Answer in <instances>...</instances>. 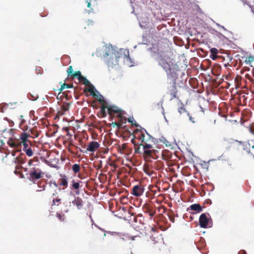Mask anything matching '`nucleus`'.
Listing matches in <instances>:
<instances>
[{"label":"nucleus","instance_id":"nucleus-13","mask_svg":"<svg viewBox=\"0 0 254 254\" xmlns=\"http://www.w3.org/2000/svg\"><path fill=\"white\" fill-rule=\"evenodd\" d=\"M177 92L178 90L177 89L176 84L174 83L173 85L168 88V91L167 92V94L170 95L171 96L170 100L178 98Z\"/></svg>","mask_w":254,"mask_h":254},{"label":"nucleus","instance_id":"nucleus-8","mask_svg":"<svg viewBox=\"0 0 254 254\" xmlns=\"http://www.w3.org/2000/svg\"><path fill=\"white\" fill-rule=\"evenodd\" d=\"M108 114L110 116L121 117L122 114H124V111L117 106L113 105L109 106Z\"/></svg>","mask_w":254,"mask_h":254},{"label":"nucleus","instance_id":"nucleus-1","mask_svg":"<svg viewBox=\"0 0 254 254\" xmlns=\"http://www.w3.org/2000/svg\"><path fill=\"white\" fill-rule=\"evenodd\" d=\"M134 136L140 142V145L142 146V156L146 162H152V159H157L160 155H162L159 150L154 148L152 145L154 138L145 129H136Z\"/></svg>","mask_w":254,"mask_h":254},{"label":"nucleus","instance_id":"nucleus-16","mask_svg":"<svg viewBox=\"0 0 254 254\" xmlns=\"http://www.w3.org/2000/svg\"><path fill=\"white\" fill-rule=\"evenodd\" d=\"M202 209L201 206L199 204H193L191 205L188 209L187 211L192 213V212H190V211H194L196 212H200L202 211Z\"/></svg>","mask_w":254,"mask_h":254},{"label":"nucleus","instance_id":"nucleus-46","mask_svg":"<svg viewBox=\"0 0 254 254\" xmlns=\"http://www.w3.org/2000/svg\"><path fill=\"white\" fill-rule=\"evenodd\" d=\"M112 124L113 125V127L116 126L118 128H121L122 127V125H121V123H120L119 122H118L113 123Z\"/></svg>","mask_w":254,"mask_h":254},{"label":"nucleus","instance_id":"nucleus-54","mask_svg":"<svg viewBox=\"0 0 254 254\" xmlns=\"http://www.w3.org/2000/svg\"><path fill=\"white\" fill-rule=\"evenodd\" d=\"M86 2L87 3V6L88 7H90L91 6L90 1H89L88 0H86Z\"/></svg>","mask_w":254,"mask_h":254},{"label":"nucleus","instance_id":"nucleus-10","mask_svg":"<svg viewBox=\"0 0 254 254\" xmlns=\"http://www.w3.org/2000/svg\"><path fill=\"white\" fill-rule=\"evenodd\" d=\"M199 222L201 228H205L209 225L211 224V220L207 216L205 213H202L199 217Z\"/></svg>","mask_w":254,"mask_h":254},{"label":"nucleus","instance_id":"nucleus-4","mask_svg":"<svg viewBox=\"0 0 254 254\" xmlns=\"http://www.w3.org/2000/svg\"><path fill=\"white\" fill-rule=\"evenodd\" d=\"M44 172H43L40 168L33 167L30 169L29 171L26 175L29 181L35 184L38 180L44 177Z\"/></svg>","mask_w":254,"mask_h":254},{"label":"nucleus","instance_id":"nucleus-61","mask_svg":"<svg viewBox=\"0 0 254 254\" xmlns=\"http://www.w3.org/2000/svg\"><path fill=\"white\" fill-rule=\"evenodd\" d=\"M253 76H254V72L253 73Z\"/></svg>","mask_w":254,"mask_h":254},{"label":"nucleus","instance_id":"nucleus-32","mask_svg":"<svg viewBox=\"0 0 254 254\" xmlns=\"http://www.w3.org/2000/svg\"><path fill=\"white\" fill-rule=\"evenodd\" d=\"M27 96L28 98L32 101L36 100L39 97L38 95L34 93L33 94L29 93Z\"/></svg>","mask_w":254,"mask_h":254},{"label":"nucleus","instance_id":"nucleus-29","mask_svg":"<svg viewBox=\"0 0 254 254\" xmlns=\"http://www.w3.org/2000/svg\"><path fill=\"white\" fill-rule=\"evenodd\" d=\"M23 150L28 157H31L33 155V150L32 149L31 147H29L26 149L23 148Z\"/></svg>","mask_w":254,"mask_h":254},{"label":"nucleus","instance_id":"nucleus-19","mask_svg":"<svg viewBox=\"0 0 254 254\" xmlns=\"http://www.w3.org/2000/svg\"><path fill=\"white\" fill-rule=\"evenodd\" d=\"M149 162H146L143 166V171L148 176H152L154 174V171L152 170V167H151L149 165Z\"/></svg>","mask_w":254,"mask_h":254},{"label":"nucleus","instance_id":"nucleus-38","mask_svg":"<svg viewBox=\"0 0 254 254\" xmlns=\"http://www.w3.org/2000/svg\"><path fill=\"white\" fill-rule=\"evenodd\" d=\"M56 216L58 219L61 221H64L65 220V215L64 214L62 213L57 212L56 214Z\"/></svg>","mask_w":254,"mask_h":254},{"label":"nucleus","instance_id":"nucleus-31","mask_svg":"<svg viewBox=\"0 0 254 254\" xmlns=\"http://www.w3.org/2000/svg\"><path fill=\"white\" fill-rule=\"evenodd\" d=\"M82 76H83L81 75V72L80 71H76L73 72L71 77H72V78L77 77L79 81L80 80Z\"/></svg>","mask_w":254,"mask_h":254},{"label":"nucleus","instance_id":"nucleus-39","mask_svg":"<svg viewBox=\"0 0 254 254\" xmlns=\"http://www.w3.org/2000/svg\"><path fill=\"white\" fill-rule=\"evenodd\" d=\"M21 168H22V166H15V170H14V173L15 174H16L17 175H20L21 176V177L23 178V175L21 173V172L20 171H18V170H19Z\"/></svg>","mask_w":254,"mask_h":254},{"label":"nucleus","instance_id":"nucleus-44","mask_svg":"<svg viewBox=\"0 0 254 254\" xmlns=\"http://www.w3.org/2000/svg\"><path fill=\"white\" fill-rule=\"evenodd\" d=\"M127 120H128V122L131 123L132 125H134L136 127L138 126V124H136L135 123H133V118H129ZM134 122H135V121H134Z\"/></svg>","mask_w":254,"mask_h":254},{"label":"nucleus","instance_id":"nucleus-55","mask_svg":"<svg viewBox=\"0 0 254 254\" xmlns=\"http://www.w3.org/2000/svg\"><path fill=\"white\" fill-rule=\"evenodd\" d=\"M249 79L253 83H254V79L252 78L249 77Z\"/></svg>","mask_w":254,"mask_h":254},{"label":"nucleus","instance_id":"nucleus-47","mask_svg":"<svg viewBox=\"0 0 254 254\" xmlns=\"http://www.w3.org/2000/svg\"><path fill=\"white\" fill-rule=\"evenodd\" d=\"M249 130L252 134H254V124L250 126Z\"/></svg>","mask_w":254,"mask_h":254},{"label":"nucleus","instance_id":"nucleus-12","mask_svg":"<svg viewBox=\"0 0 254 254\" xmlns=\"http://www.w3.org/2000/svg\"><path fill=\"white\" fill-rule=\"evenodd\" d=\"M178 111L179 113L182 114H186L187 116L189 118V120L190 122L194 123L195 122L194 120V118H192L191 116L187 112L186 109L185 107V105L183 104L182 102H181V106L178 107Z\"/></svg>","mask_w":254,"mask_h":254},{"label":"nucleus","instance_id":"nucleus-17","mask_svg":"<svg viewBox=\"0 0 254 254\" xmlns=\"http://www.w3.org/2000/svg\"><path fill=\"white\" fill-rule=\"evenodd\" d=\"M25 158H26L24 154L21 153L14 158V160L12 161V163H13L15 165L17 163L21 164H24L25 162Z\"/></svg>","mask_w":254,"mask_h":254},{"label":"nucleus","instance_id":"nucleus-49","mask_svg":"<svg viewBox=\"0 0 254 254\" xmlns=\"http://www.w3.org/2000/svg\"><path fill=\"white\" fill-rule=\"evenodd\" d=\"M127 146V145L126 143H123L122 145V146H121V150H125L126 149Z\"/></svg>","mask_w":254,"mask_h":254},{"label":"nucleus","instance_id":"nucleus-21","mask_svg":"<svg viewBox=\"0 0 254 254\" xmlns=\"http://www.w3.org/2000/svg\"><path fill=\"white\" fill-rule=\"evenodd\" d=\"M152 168H154L156 170H161L164 168V162L161 160H158L153 163Z\"/></svg>","mask_w":254,"mask_h":254},{"label":"nucleus","instance_id":"nucleus-60","mask_svg":"<svg viewBox=\"0 0 254 254\" xmlns=\"http://www.w3.org/2000/svg\"><path fill=\"white\" fill-rule=\"evenodd\" d=\"M131 215H134V213H131Z\"/></svg>","mask_w":254,"mask_h":254},{"label":"nucleus","instance_id":"nucleus-6","mask_svg":"<svg viewBox=\"0 0 254 254\" xmlns=\"http://www.w3.org/2000/svg\"><path fill=\"white\" fill-rule=\"evenodd\" d=\"M14 130L13 129H9L8 130L6 129L2 131V132L0 135V140L2 144L4 143V139L7 138L8 140L9 139H14L12 137L13 135Z\"/></svg>","mask_w":254,"mask_h":254},{"label":"nucleus","instance_id":"nucleus-59","mask_svg":"<svg viewBox=\"0 0 254 254\" xmlns=\"http://www.w3.org/2000/svg\"><path fill=\"white\" fill-rule=\"evenodd\" d=\"M24 171H25V172H26V171H27V168H25V169H24Z\"/></svg>","mask_w":254,"mask_h":254},{"label":"nucleus","instance_id":"nucleus-18","mask_svg":"<svg viewBox=\"0 0 254 254\" xmlns=\"http://www.w3.org/2000/svg\"><path fill=\"white\" fill-rule=\"evenodd\" d=\"M72 203L77 207L78 209H80L83 206V200L79 196L75 197L74 200L72 201Z\"/></svg>","mask_w":254,"mask_h":254},{"label":"nucleus","instance_id":"nucleus-27","mask_svg":"<svg viewBox=\"0 0 254 254\" xmlns=\"http://www.w3.org/2000/svg\"><path fill=\"white\" fill-rule=\"evenodd\" d=\"M109 105H107L106 104L103 105L101 108V114H102V117L104 118L106 117L107 113L106 112V109H107L108 110Z\"/></svg>","mask_w":254,"mask_h":254},{"label":"nucleus","instance_id":"nucleus-41","mask_svg":"<svg viewBox=\"0 0 254 254\" xmlns=\"http://www.w3.org/2000/svg\"><path fill=\"white\" fill-rule=\"evenodd\" d=\"M67 73L68 74V76H71L72 74L73 73V69L72 68V66L71 65H70L67 70Z\"/></svg>","mask_w":254,"mask_h":254},{"label":"nucleus","instance_id":"nucleus-57","mask_svg":"<svg viewBox=\"0 0 254 254\" xmlns=\"http://www.w3.org/2000/svg\"><path fill=\"white\" fill-rule=\"evenodd\" d=\"M135 237H136V236L133 237L132 238V240H135V239H134Z\"/></svg>","mask_w":254,"mask_h":254},{"label":"nucleus","instance_id":"nucleus-51","mask_svg":"<svg viewBox=\"0 0 254 254\" xmlns=\"http://www.w3.org/2000/svg\"><path fill=\"white\" fill-rule=\"evenodd\" d=\"M248 144H249V145L250 146H252L253 144H254V140L252 139V140H250L249 141H248Z\"/></svg>","mask_w":254,"mask_h":254},{"label":"nucleus","instance_id":"nucleus-22","mask_svg":"<svg viewBox=\"0 0 254 254\" xmlns=\"http://www.w3.org/2000/svg\"><path fill=\"white\" fill-rule=\"evenodd\" d=\"M244 63H245L247 65H250L252 67H254V56H249L246 57Z\"/></svg>","mask_w":254,"mask_h":254},{"label":"nucleus","instance_id":"nucleus-9","mask_svg":"<svg viewBox=\"0 0 254 254\" xmlns=\"http://www.w3.org/2000/svg\"><path fill=\"white\" fill-rule=\"evenodd\" d=\"M50 189L49 190L50 193L52 197H56L58 196V190L61 191L62 189L59 188L58 189V185L56 181H50L49 183Z\"/></svg>","mask_w":254,"mask_h":254},{"label":"nucleus","instance_id":"nucleus-52","mask_svg":"<svg viewBox=\"0 0 254 254\" xmlns=\"http://www.w3.org/2000/svg\"><path fill=\"white\" fill-rule=\"evenodd\" d=\"M238 254H247L246 252L244 250H241L239 253Z\"/></svg>","mask_w":254,"mask_h":254},{"label":"nucleus","instance_id":"nucleus-26","mask_svg":"<svg viewBox=\"0 0 254 254\" xmlns=\"http://www.w3.org/2000/svg\"><path fill=\"white\" fill-rule=\"evenodd\" d=\"M62 203V199L59 196L54 197L52 202V206H59Z\"/></svg>","mask_w":254,"mask_h":254},{"label":"nucleus","instance_id":"nucleus-43","mask_svg":"<svg viewBox=\"0 0 254 254\" xmlns=\"http://www.w3.org/2000/svg\"><path fill=\"white\" fill-rule=\"evenodd\" d=\"M136 130V129L134 130V132H133V136H134V132H135V131ZM134 138L132 139H131V142H132V143L134 145V146H136L137 145H139V143H138H138H136V140H135V139H137V140H138V139L137 138H136L135 137V136H134Z\"/></svg>","mask_w":254,"mask_h":254},{"label":"nucleus","instance_id":"nucleus-23","mask_svg":"<svg viewBox=\"0 0 254 254\" xmlns=\"http://www.w3.org/2000/svg\"><path fill=\"white\" fill-rule=\"evenodd\" d=\"M88 86V87L84 90V92H89L93 97H95L97 96L96 94L95 93V91L97 92V91L95 89L94 86L91 84L90 83L89 85Z\"/></svg>","mask_w":254,"mask_h":254},{"label":"nucleus","instance_id":"nucleus-40","mask_svg":"<svg viewBox=\"0 0 254 254\" xmlns=\"http://www.w3.org/2000/svg\"><path fill=\"white\" fill-rule=\"evenodd\" d=\"M140 146H142L140 145V143H139V145H137L136 146H134V150H135V153L142 155V151H140Z\"/></svg>","mask_w":254,"mask_h":254},{"label":"nucleus","instance_id":"nucleus-5","mask_svg":"<svg viewBox=\"0 0 254 254\" xmlns=\"http://www.w3.org/2000/svg\"><path fill=\"white\" fill-rule=\"evenodd\" d=\"M120 54L119 53L117 55L115 54L107 59H105L104 61L108 67H113L114 66L118 64V59L120 58Z\"/></svg>","mask_w":254,"mask_h":254},{"label":"nucleus","instance_id":"nucleus-3","mask_svg":"<svg viewBox=\"0 0 254 254\" xmlns=\"http://www.w3.org/2000/svg\"><path fill=\"white\" fill-rule=\"evenodd\" d=\"M29 135L25 132H22L20 135L19 139H9L8 141H7V143L8 145L14 148H19L21 144L23 145V148H25V149L28 148V137H29Z\"/></svg>","mask_w":254,"mask_h":254},{"label":"nucleus","instance_id":"nucleus-30","mask_svg":"<svg viewBox=\"0 0 254 254\" xmlns=\"http://www.w3.org/2000/svg\"><path fill=\"white\" fill-rule=\"evenodd\" d=\"M72 170L75 173L77 174L80 170V166L79 164H75L72 166Z\"/></svg>","mask_w":254,"mask_h":254},{"label":"nucleus","instance_id":"nucleus-24","mask_svg":"<svg viewBox=\"0 0 254 254\" xmlns=\"http://www.w3.org/2000/svg\"><path fill=\"white\" fill-rule=\"evenodd\" d=\"M210 58L213 60H215L217 58V54L218 53V50L216 48H213L210 50Z\"/></svg>","mask_w":254,"mask_h":254},{"label":"nucleus","instance_id":"nucleus-37","mask_svg":"<svg viewBox=\"0 0 254 254\" xmlns=\"http://www.w3.org/2000/svg\"><path fill=\"white\" fill-rule=\"evenodd\" d=\"M79 81L82 82V83L85 85V86L89 85L90 83L89 81L84 76H82L80 80H79Z\"/></svg>","mask_w":254,"mask_h":254},{"label":"nucleus","instance_id":"nucleus-35","mask_svg":"<svg viewBox=\"0 0 254 254\" xmlns=\"http://www.w3.org/2000/svg\"><path fill=\"white\" fill-rule=\"evenodd\" d=\"M124 114H122L121 117H118V118L119 119V122L120 123H121V125H122V126H123V125L124 124H126V120H127V119H126V117H124Z\"/></svg>","mask_w":254,"mask_h":254},{"label":"nucleus","instance_id":"nucleus-2","mask_svg":"<svg viewBox=\"0 0 254 254\" xmlns=\"http://www.w3.org/2000/svg\"><path fill=\"white\" fill-rule=\"evenodd\" d=\"M156 61L166 72L168 78H173L174 80L178 78L180 70L173 58L169 57L166 53L162 52L158 54Z\"/></svg>","mask_w":254,"mask_h":254},{"label":"nucleus","instance_id":"nucleus-58","mask_svg":"<svg viewBox=\"0 0 254 254\" xmlns=\"http://www.w3.org/2000/svg\"><path fill=\"white\" fill-rule=\"evenodd\" d=\"M12 155L13 156H14V155H15V153H14V152H12Z\"/></svg>","mask_w":254,"mask_h":254},{"label":"nucleus","instance_id":"nucleus-50","mask_svg":"<svg viewBox=\"0 0 254 254\" xmlns=\"http://www.w3.org/2000/svg\"><path fill=\"white\" fill-rule=\"evenodd\" d=\"M148 230H149L150 232H154L155 230L153 227L149 226L147 228Z\"/></svg>","mask_w":254,"mask_h":254},{"label":"nucleus","instance_id":"nucleus-34","mask_svg":"<svg viewBox=\"0 0 254 254\" xmlns=\"http://www.w3.org/2000/svg\"><path fill=\"white\" fill-rule=\"evenodd\" d=\"M72 87H73L72 84H66V83H64L61 85L60 90V91H62L65 88H70Z\"/></svg>","mask_w":254,"mask_h":254},{"label":"nucleus","instance_id":"nucleus-56","mask_svg":"<svg viewBox=\"0 0 254 254\" xmlns=\"http://www.w3.org/2000/svg\"><path fill=\"white\" fill-rule=\"evenodd\" d=\"M251 148H252V149H254V144H253V145L251 146Z\"/></svg>","mask_w":254,"mask_h":254},{"label":"nucleus","instance_id":"nucleus-20","mask_svg":"<svg viewBox=\"0 0 254 254\" xmlns=\"http://www.w3.org/2000/svg\"><path fill=\"white\" fill-rule=\"evenodd\" d=\"M70 106V104L68 103H64L61 107V110H59L58 112V114L59 115L62 116L64 115L65 112L69 110Z\"/></svg>","mask_w":254,"mask_h":254},{"label":"nucleus","instance_id":"nucleus-48","mask_svg":"<svg viewBox=\"0 0 254 254\" xmlns=\"http://www.w3.org/2000/svg\"><path fill=\"white\" fill-rule=\"evenodd\" d=\"M155 213H156V212L155 210L151 209V210H150L148 213L149 215L150 216V218H152L153 217V216L155 215Z\"/></svg>","mask_w":254,"mask_h":254},{"label":"nucleus","instance_id":"nucleus-33","mask_svg":"<svg viewBox=\"0 0 254 254\" xmlns=\"http://www.w3.org/2000/svg\"><path fill=\"white\" fill-rule=\"evenodd\" d=\"M143 210L145 213H148L152 208L150 205L147 203L145 204L143 206Z\"/></svg>","mask_w":254,"mask_h":254},{"label":"nucleus","instance_id":"nucleus-11","mask_svg":"<svg viewBox=\"0 0 254 254\" xmlns=\"http://www.w3.org/2000/svg\"><path fill=\"white\" fill-rule=\"evenodd\" d=\"M144 188L141 185H135L132 189L131 194L134 196L138 197L142 195Z\"/></svg>","mask_w":254,"mask_h":254},{"label":"nucleus","instance_id":"nucleus-25","mask_svg":"<svg viewBox=\"0 0 254 254\" xmlns=\"http://www.w3.org/2000/svg\"><path fill=\"white\" fill-rule=\"evenodd\" d=\"M133 221L135 223L138 222L139 224H143L144 221V217L142 214L139 213L136 216H134L133 218Z\"/></svg>","mask_w":254,"mask_h":254},{"label":"nucleus","instance_id":"nucleus-7","mask_svg":"<svg viewBox=\"0 0 254 254\" xmlns=\"http://www.w3.org/2000/svg\"><path fill=\"white\" fill-rule=\"evenodd\" d=\"M119 53L118 52L116 51L111 45H106L104 48V54L103 58L104 60L105 59H107L113 55Z\"/></svg>","mask_w":254,"mask_h":254},{"label":"nucleus","instance_id":"nucleus-53","mask_svg":"<svg viewBox=\"0 0 254 254\" xmlns=\"http://www.w3.org/2000/svg\"><path fill=\"white\" fill-rule=\"evenodd\" d=\"M32 163H33V160L30 159L28 162V166H30L32 165Z\"/></svg>","mask_w":254,"mask_h":254},{"label":"nucleus","instance_id":"nucleus-14","mask_svg":"<svg viewBox=\"0 0 254 254\" xmlns=\"http://www.w3.org/2000/svg\"><path fill=\"white\" fill-rule=\"evenodd\" d=\"M100 147V144L96 141H92L90 142L87 145L86 151L95 152L97 151Z\"/></svg>","mask_w":254,"mask_h":254},{"label":"nucleus","instance_id":"nucleus-36","mask_svg":"<svg viewBox=\"0 0 254 254\" xmlns=\"http://www.w3.org/2000/svg\"><path fill=\"white\" fill-rule=\"evenodd\" d=\"M168 215L169 220L171 222H175V217H174L173 212L171 210H170L168 212Z\"/></svg>","mask_w":254,"mask_h":254},{"label":"nucleus","instance_id":"nucleus-15","mask_svg":"<svg viewBox=\"0 0 254 254\" xmlns=\"http://www.w3.org/2000/svg\"><path fill=\"white\" fill-rule=\"evenodd\" d=\"M61 178L59 179L58 181L59 183L60 186H63V188L62 190H64L68 187V179L66 175H61Z\"/></svg>","mask_w":254,"mask_h":254},{"label":"nucleus","instance_id":"nucleus-42","mask_svg":"<svg viewBox=\"0 0 254 254\" xmlns=\"http://www.w3.org/2000/svg\"><path fill=\"white\" fill-rule=\"evenodd\" d=\"M97 101H98L99 103H101V104H102V105H105V104H107V103H106V101H105V100L103 99V96H102L101 95H100V97H99V98L97 99Z\"/></svg>","mask_w":254,"mask_h":254},{"label":"nucleus","instance_id":"nucleus-45","mask_svg":"<svg viewBox=\"0 0 254 254\" xmlns=\"http://www.w3.org/2000/svg\"><path fill=\"white\" fill-rule=\"evenodd\" d=\"M150 239L154 242V244L158 243V240H156V237L154 236L153 234H152L151 236H150Z\"/></svg>","mask_w":254,"mask_h":254},{"label":"nucleus","instance_id":"nucleus-28","mask_svg":"<svg viewBox=\"0 0 254 254\" xmlns=\"http://www.w3.org/2000/svg\"><path fill=\"white\" fill-rule=\"evenodd\" d=\"M81 181H78L77 182H74V180L72 181V186L70 188L71 189H75L78 190L80 187V183H81Z\"/></svg>","mask_w":254,"mask_h":254}]
</instances>
